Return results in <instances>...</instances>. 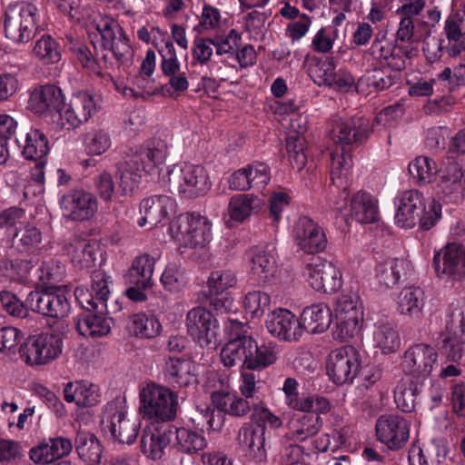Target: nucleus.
Listing matches in <instances>:
<instances>
[{
    "instance_id": "412c9836",
    "label": "nucleus",
    "mask_w": 465,
    "mask_h": 465,
    "mask_svg": "<svg viewBox=\"0 0 465 465\" xmlns=\"http://www.w3.org/2000/svg\"><path fill=\"white\" fill-rule=\"evenodd\" d=\"M62 214L70 221L83 222L91 219L98 209L95 195L83 189H73L59 199Z\"/></svg>"
},
{
    "instance_id": "864d4df0",
    "label": "nucleus",
    "mask_w": 465,
    "mask_h": 465,
    "mask_svg": "<svg viewBox=\"0 0 465 465\" xmlns=\"http://www.w3.org/2000/svg\"><path fill=\"white\" fill-rule=\"evenodd\" d=\"M408 262L401 259L391 258L376 266V277L386 287L396 285Z\"/></svg>"
},
{
    "instance_id": "a211bd4d",
    "label": "nucleus",
    "mask_w": 465,
    "mask_h": 465,
    "mask_svg": "<svg viewBox=\"0 0 465 465\" xmlns=\"http://www.w3.org/2000/svg\"><path fill=\"white\" fill-rule=\"evenodd\" d=\"M386 31L378 32L366 54L382 66L403 70L406 67V60L414 55L415 48L406 45L392 44L386 39Z\"/></svg>"
},
{
    "instance_id": "dca6fc26",
    "label": "nucleus",
    "mask_w": 465,
    "mask_h": 465,
    "mask_svg": "<svg viewBox=\"0 0 465 465\" xmlns=\"http://www.w3.org/2000/svg\"><path fill=\"white\" fill-rule=\"evenodd\" d=\"M62 350V336L53 331L30 336L19 348L21 356L31 365L47 364L56 359Z\"/></svg>"
},
{
    "instance_id": "e433bc0d",
    "label": "nucleus",
    "mask_w": 465,
    "mask_h": 465,
    "mask_svg": "<svg viewBox=\"0 0 465 465\" xmlns=\"http://www.w3.org/2000/svg\"><path fill=\"white\" fill-rule=\"evenodd\" d=\"M211 399L218 411L232 417H245L252 411V406L245 398L226 389L213 391Z\"/></svg>"
},
{
    "instance_id": "72a5a7b5",
    "label": "nucleus",
    "mask_w": 465,
    "mask_h": 465,
    "mask_svg": "<svg viewBox=\"0 0 465 465\" xmlns=\"http://www.w3.org/2000/svg\"><path fill=\"white\" fill-rule=\"evenodd\" d=\"M268 331L285 341H297L302 333L300 321L289 310L279 309L268 315Z\"/></svg>"
},
{
    "instance_id": "a18cd8bd",
    "label": "nucleus",
    "mask_w": 465,
    "mask_h": 465,
    "mask_svg": "<svg viewBox=\"0 0 465 465\" xmlns=\"http://www.w3.org/2000/svg\"><path fill=\"white\" fill-rule=\"evenodd\" d=\"M75 451L85 465H99L103 447L99 440L89 431H78L74 439Z\"/></svg>"
},
{
    "instance_id": "4468645a",
    "label": "nucleus",
    "mask_w": 465,
    "mask_h": 465,
    "mask_svg": "<svg viewBox=\"0 0 465 465\" xmlns=\"http://www.w3.org/2000/svg\"><path fill=\"white\" fill-rule=\"evenodd\" d=\"M336 327L333 337L341 341L359 332L363 321V311L356 293H342L335 303Z\"/></svg>"
},
{
    "instance_id": "4c0bfd02",
    "label": "nucleus",
    "mask_w": 465,
    "mask_h": 465,
    "mask_svg": "<svg viewBox=\"0 0 465 465\" xmlns=\"http://www.w3.org/2000/svg\"><path fill=\"white\" fill-rule=\"evenodd\" d=\"M424 381L413 379L412 376H404L398 382L394 390V401L397 408L403 412H411L422 392Z\"/></svg>"
},
{
    "instance_id": "bb28decb",
    "label": "nucleus",
    "mask_w": 465,
    "mask_h": 465,
    "mask_svg": "<svg viewBox=\"0 0 465 465\" xmlns=\"http://www.w3.org/2000/svg\"><path fill=\"white\" fill-rule=\"evenodd\" d=\"M163 381L173 388H188L196 382L193 362L183 357L164 358L161 369Z\"/></svg>"
},
{
    "instance_id": "c85d7f7f",
    "label": "nucleus",
    "mask_w": 465,
    "mask_h": 465,
    "mask_svg": "<svg viewBox=\"0 0 465 465\" xmlns=\"http://www.w3.org/2000/svg\"><path fill=\"white\" fill-rule=\"evenodd\" d=\"M298 386V381L292 377L287 378L283 382L284 401L290 409L302 412L313 411L327 412L330 410V402L326 398L317 395H300Z\"/></svg>"
},
{
    "instance_id": "4d7b16f0",
    "label": "nucleus",
    "mask_w": 465,
    "mask_h": 465,
    "mask_svg": "<svg viewBox=\"0 0 465 465\" xmlns=\"http://www.w3.org/2000/svg\"><path fill=\"white\" fill-rule=\"evenodd\" d=\"M437 172L435 161L428 156H418L409 164V173L419 184L432 183Z\"/></svg>"
},
{
    "instance_id": "423d86ee",
    "label": "nucleus",
    "mask_w": 465,
    "mask_h": 465,
    "mask_svg": "<svg viewBox=\"0 0 465 465\" xmlns=\"http://www.w3.org/2000/svg\"><path fill=\"white\" fill-rule=\"evenodd\" d=\"M161 175L170 190L189 199L204 195L212 187L208 172L200 164H173Z\"/></svg>"
},
{
    "instance_id": "8fccbe9b",
    "label": "nucleus",
    "mask_w": 465,
    "mask_h": 465,
    "mask_svg": "<svg viewBox=\"0 0 465 465\" xmlns=\"http://www.w3.org/2000/svg\"><path fill=\"white\" fill-rule=\"evenodd\" d=\"M22 147L25 158L34 161L44 159L50 150L47 136L42 131L35 128H31L26 133Z\"/></svg>"
},
{
    "instance_id": "5fc2aeb1",
    "label": "nucleus",
    "mask_w": 465,
    "mask_h": 465,
    "mask_svg": "<svg viewBox=\"0 0 465 465\" xmlns=\"http://www.w3.org/2000/svg\"><path fill=\"white\" fill-rule=\"evenodd\" d=\"M42 233L30 223H21L13 234V246L20 252H27L41 242Z\"/></svg>"
},
{
    "instance_id": "cd10ccee",
    "label": "nucleus",
    "mask_w": 465,
    "mask_h": 465,
    "mask_svg": "<svg viewBox=\"0 0 465 465\" xmlns=\"http://www.w3.org/2000/svg\"><path fill=\"white\" fill-rule=\"evenodd\" d=\"M176 203L168 195L158 194L143 199L140 203L141 217L137 223L140 227L149 225L150 228L157 226L169 215L175 212Z\"/></svg>"
},
{
    "instance_id": "f8f14e48",
    "label": "nucleus",
    "mask_w": 465,
    "mask_h": 465,
    "mask_svg": "<svg viewBox=\"0 0 465 465\" xmlns=\"http://www.w3.org/2000/svg\"><path fill=\"white\" fill-rule=\"evenodd\" d=\"M95 28L101 36V47L111 51L119 65L131 66L134 51L118 22L111 17H102L95 22Z\"/></svg>"
},
{
    "instance_id": "4be33fe9",
    "label": "nucleus",
    "mask_w": 465,
    "mask_h": 465,
    "mask_svg": "<svg viewBox=\"0 0 465 465\" xmlns=\"http://www.w3.org/2000/svg\"><path fill=\"white\" fill-rule=\"evenodd\" d=\"M95 111L94 97L84 91L77 92L73 94L70 103L64 104L56 122L62 129H74L86 123Z\"/></svg>"
},
{
    "instance_id": "de8ad7c7",
    "label": "nucleus",
    "mask_w": 465,
    "mask_h": 465,
    "mask_svg": "<svg viewBox=\"0 0 465 465\" xmlns=\"http://www.w3.org/2000/svg\"><path fill=\"white\" fill-rule=\"evenodd\" d=\"M424 304V292L420 287H405L397 297V311L413 319L420 318Z\"/></svg>"
},
{
    "instance_id": "2f4dec72",
    "label": "nucleus",
    "mask_w": 465,
    "mask_h": 465,
    "mask_svg": "<svg viewBox=\"0 0 465 465\" xmlns=\"http://www.w3.org/2000/svg\"><path fill=\"white\" fill-rule=\"evenodd\" d=\"M172 442V425L145 427L142 431L141 450L148 458L157 460Z\"/></svg>"
},
{
    "instance_id": "680f3d73",
    "label": "nucleus",
    "mask_w": 465,
    "mask_h": 465,
    "mask_svg": "<svg viewBox=\"0 0 465 465\" xmlns=\"http://www.w3.org/2000/svg\"><path fill=\"white\" fill-rule=\"evenodd\" d=\"M239 390L241 395L250 402L251 406H257L263 401L260 391V381L252 371H242Z\"/></svg>"
},
{
    "instance_id": "603ef678",
    "label": "nucleus",
    "mask_w": 465,
    "mask_h": 465,
    "mask_svg": "<svg viewBox=\"0 0 465 465\" xmlns=\"http://www.w3.org/2000/svg\"><path fill=\"white\" fill-rule=\"evenodd\" d=\"M373 341L376 347L380 348L382 353H391L400 347V337L393 323L389 322H379L373 332Z\"/></svg>"
},
{
    "instance_id": "f257e3e1",
    "label": "nucleus",
    "mask_w": 465,
    "mask_h": 465,
    "mask_svg": "<svg viewBox=\"0 0 465 465\" xmlns=\"http://www.w3.org/2000/svg\"><path fill=\"white\" fill-rule=\"evenodd\" d=\"M371 130L369 120L363 116L340 119L332 129V140L336 143V148L331 153V178L336 187L343 189L331 207L343 216L347 215L343 212L347 208L349 197L345 185L349 171L353 165L351 146L365 143Z\"/></svg>"
},
{
    "instance_id": "0eeeda50",
    "label": "nucleus",
    "mask_w": 465,
    "mask_h": 465,
    "mask_svg": "<svg viewBox=\"0 0 465 465\" xmlns=\"http://www.w3.org/2000/svg\"><path fill=\"white\" fill-rule=\"evenodd\" d=\"M248 330L247 324L228 318L225 331L228 332L229 341L220 353L225 367L239 366L249 371V361L253 352H256L257 341L248 333Z\"/></svg>"
},
{
    "instance_id": "20e7f679",
    "label": "nucleus",
    "mask_w": 465,
    "mask_h": 465,
    "mask_svg": "<svg viewBox=\"0 0 465 465\" xmlns=\"http://www.w3.org/2000/svg\"><path fill=\"white\" fill-rule=\"evenodd\" d=\"M44 19L34 4L19 2L10 5L3 18V32L15 44H26L43 29Z\"/></svg>"
},
{
    "instance_id": "c756f323",
    "label": "nucleus",
    "mask_w": 465,
    "mask_h": 465,
    "mask_svg": "<svg viewBox=\"0 0 465 465\" xmlns=\"http://www.w3.org/2000/svg\"><path fill=\"white\" fill-rule=\"evenodd\" d=\"M294 234L302 250L308 253L322 252L327 245L322 228L308 216L298 218L294 226Z\"/></svg>"
},
{
    "instance_id": "9d476101",
    "label": "nucleus",
    "mask_w": 465,
    "mask_h": 465,
    "mask_svg": "<svg viewBox=\"0 0 465 465\" xmlns=\"http://www.w3.org/2000/svg\"><path fill=\"white\" fill-rule=\"evenodd\" d=\"M169 230L176 241L190 248L203 247L212 240L211 221L195 212L181 213Z\"/></svg>"
},
{
    "instance_id": "6ab92c4d",
    "label": "nucleus",
    "mask_w": 465,
    "mask_h": 465,
    "mask_svg": "<svg viewBox=\"0 0 465 465\" xmlns=\"http://www.w3.org/2000/svg\"><path fill=\"white\" fill-rule=\"evenodd\" d=\"M304 275L310 285L317 292L332 293L342 285L341 271L331 262L320 256H312L305 263Z\"/></svg>"
},
{
    "instance_id": "c03bdc74",
    "label": "nucleus",
    "mask_w": 465,
    "mask_h": 465,
    "mask_svg": "<svg viewBox=\"0 0 465 465\" xmlns=\"http://www.w3.org/2000/svg\"><path fill=\"white\" fill-rule=\"evenodd\" d=\"M349 214L359 223H372L379 216L377 201L368 193L358 192L351 199Z\"/></svg>"
},
{
    "instance_id": "c9c22d12",
    "label": "nucleus",
    "mask_w": 465,
    "mask_h": 465,
    "mask_svg": "<svg viewBox=\"0 0 465 465\" xmlns=\"http://www.w3.org/2000/svg\"><path fill=\"white\" fill-rule=\"evenodd\" d=\"M322 411H309L292 420L285 440L302 442L315 436L322 427Z\"/></svg>"
},
{
    "instance_id": "49530a36",
    "label": "nucleus",
    "mask_w": 465,
    "mask_h": 465,
    "mask_svg": "<svg viewBox=\"0 0 465 465\" xmlns=\"http://www.w3.org/2000/svg\"><path fill=\"white\" fill-rule=\"evenodd\" d=\"M264 202L253 194H237L229 203V215L232 220L243 223L250 216L258 213L263 207Z\"/></svg>"
},
{
    "instance_id": "bf43d9fd",
    "label": "nucleus",
    "mask_w": 465,
    "mask_h": 465,
    "mask_svg": "<svg viewBox=\"0 0 465 465\" xmlns=\"http://www.w3.org/2000/svg\"><path fill=\"white\" fill-rule=\"evenodd\" d=\"M84 144L87 154L98 156L111 147L112 138L104 129H92L84 134Z\"/></svg>"
},
{
    "instance_id": "0e129e2a",
    "label": "nucleus",
    "mask_w": 465,
    "mask_h": 465,
    "mask_svg": "<svg viewBox=\"0 0 465 465\" xmlns=\"http://www.w3.org/2000/svg\"><path fill=\"white\" fill-rule=\"evenodd\" d=\"M0 302L3 309L13 317L26 319L30 315L31 309L27 305V297L23 302L12 292L3 290L0 292Z\"/></svg>"
},
{
    "instance_id": "37998d69",
    "label": "nucleus",
    "mask_w": 465,
    "mask_h": 465,
    "mask_svg": "<svg viewBox=\"0 0 465 465\" xmlns=\"http://www.w3.org/2000/svg\"><path fill=\"white\" fill-rule=\"evenodd\" d=\"M64 395L67 402H75L83 407L94 406L101 398L98 386L84 381L68 382L64 389Z\"/></svg>"
},
{
    "instance_id": "58836bf2",
    "label": "nucleus",
    "mask_w": 465,
    "mask_h": 465,
    "mask_svg": "<svg viewBox=\"0 0 465 465\" xmlns=\"http://www.w3.org/2000/svg\"><path fill=\"white\" fill-rule=\"evenodd\" d=\"M251 270L260 282L271 281L277 272L276 248L269 244L264 248H257L251 259Z\"/></svg>"
},
{
    "instance_id": "a19ab883",
    "label": "nucleus",
    "mask_w": 465,
    "mask_h": 465,
    "mask_svg": "<svg viewBox=\"0 0 465 465\" xmlns=\"http://www.w3.org/2000/svg\"><path fill=\"white\" fill-rule=\"evenodd\" d=\"M154 265L155 259L150 254L144 253L137 256L124 276L125 283L142 288H151Z\"/></svg>"
},
{
    "instance_id": "473e14b6",
    "label": "nucleus",
    "mask_w": 465,
    "mask_h": 465,
    "mask_svg": "<svg viewBox=\"0 0 465 465\" xmlns=\"http://www.w3.org/2000/svg\"><path fill=\"white\" fill-rule=\"evenodd\" d=\"M464 189L465 171L457 163L445 168L434 186L436 195L446 202L457 201Z\"/></svg>"
},
{
    "instance_id": "69168bd1",
    "label": "nucleus",
    "mask_w": 465,
    "mask_h": 465,
    "mask_svg": "<svg viewBox=\"0 0 465 465\" xmlns=\"http://www.w3.org/2000/svg\"><path fill=\"white\" fill-rule=\"evenodd\" d=\"M277 347L272 343L257 344L256 352L252 355L251 361H249V371L262 370L264 369L277 360Z\"/></svg>"
},
{
    "instance_id": "09e8293b",
    "label": "nucleus",
    "mask_w": 465,
    "mask_h": 465,
    "mask_svg": "<svg viewBox=\"0 0 465 465\" xmlns=\"http://www.w3.org/2000/svg\"><path fill=\"white\" fill-rule=\"evenodd\" d=\"M33 56L42 64H54L62 59V48L50 35L45 34L37 39L33 46Z\"/></svg>"
},
{
    "instance_id": "ea45409f",
    "label": "nucleus",
    "mask_w": 465,
    "mask_h": 465,
    "mask_svg": "<svg viewBox=\"0 0 465 465\" xmlns=\"http://www.w3.org/2000/svg\"><path fill=\"white\" fill-rule=\"evenodd\" d=\"M331 312L325 303H316L303 309L300 324L302 331L308 332L322 333L331 325L332 318Z\"/></svg>"
},
{
    "instance_id": "7c9ffc66",
    "label": "nucleus",
    "mask_w": 465,
    "mask_h": 465,
    "mask_svg": "<svg viewBox=\"0 0 465 465\" xmlns=\"http://www.w3.org/2000/svg\"><path fill=\"white\" fill-rule=\"evenodd\" d=\"M390 66H379L368 70L358 79L356 89L360 93L382 92L401 81V72Z\"/></svg>"
},
{
    "instance_id": "2eb2a0df",
    "label": "nucleus",
    "mask_w": 465,
    "mask_h": 465,
    "mask_svg": "<svg viewBox=\"0 0 465 465\" xmlns=\"http://www.w3.org/2000/svg\"><path fill=\"white\" fill-rule=\"evenodd\" d=\"M361 355L353 346L331 351L327 361V374L336 385L351 384L360 374Z\"/></svg>"
},
{
    "instance_id": "a878e982",
    "label": "nucleus",
    "mask_w": 465,
    "mask_h": 465,
    "mask_svg": "<svg viewBox=\"0 0 465 465\" xmlns=\"http://www.w3.org/2000/svg\"><path fill=\"white\" fill-rule=\"evenodd\" d=\"M159 52L162 56L161 71L168 79L165 86H169L173 91L172 95L174 94L180 95L188 89L189 81L186 72L181 69V64L173 43L165 42L164 46Z\"/></svg>"
},
{
    "instance_id": "774afa93",
    "label": "nucleus",
    "mask_w": 465,
    "mask_h": 465,
    "mask_svg": "<svg viewBox=\"0 0 465 465\" xmlns=\"http://www.w3.org/2000/svg\"><path fill=\"white\" fill-rule=\"evenodd\" d=\"M309 71L310 75L319 85H329L330 81L333 80L335 72L333 58L326 57L325 59L316 61L315 64L310 65Z\"/></svg>"
},
{
    "instance_id": "e2e57ef3",
    "label": "nucleus",
    "mask_w": 465,
    "mask_h": 465,
    "mask_svg": "<svg viewBox=\"0 0 465 465\" xmlns=\"http://www.w3.org/2000/svg\"><path fill=\"white\" fill-rule=\"evenodd\" d=\"M208 288L211 295H219L237 284L235 273L231 270H215L208 277Z\"/></svg>"
},
{
    "instance_id": "7ed1b4c3",
    "label": "nucleus",
    "mask_w": 465,
    "mask_h": 465,
    "mask_svg": "<svg viewBox=\"0 0 465 465\" xmlns=\"http://www.w3.org/2000/svg\"><path fill=\"white\" fill-rule=\"evenodd\" d=\"M167 153V143L162 139L153 138L117 163L119 188L123 194L132 193L140 183L141 171L153 173L165 162Z\"/></svg>"
},
{
    "instance_id": "338daca9",
    "label": "nucleus",
    "mask_w": 465,
    "mask_h": 465,
    "mask_svg": "<svg viewBox=\"0 0 465 465\" xmlns=\"http://www.w3.org/2000/svg\"><path fill=\"white\" fill-rule=\"evenodd\" d=\"M38 279L45 284H55L61 282L65 274L64 264L59 261L49 260L37 269Z\"/></svg>"
},
{
    "instance_id": "f3484780",
    "label": "nucleus",
    "mask_w": 465,
    "mask_h": 465,
    "mask_svg": "<svg viewBox=\"0 0 465 465\" xmlns=\"http://www.w3.org/2000/svg\"><path fill=\"white\" fill-rule=\"evenodd\" d=\"M411 422L397 413L381 414L375 424L376 440L391 451H399L410 440Z\"/></svg>"
},
{
    "instance_id": "6e6552de",
    "label": "nucleus",
    "mask_w": 465,
    "mask_h": 465,
    "mask_svg": "<svg viewBox=\"0 0 465 465\" xmlns=\"http://www.w3.org/2000/svg\"><path fill=\"white\" fill-rule=\"evenodd\" d=\"M102 424L104 430L114 440L128 445L135 441L141 427L139 418L128 416L125 399L121 396L105 405Z\"/></svg>"
},
{
    "instance_id": "1a4fd4ad",
    "label": "nucleus",
    "mask_w": 465,
    "mask_h": 465,
    "mask_svg": "<svg viewBox=\"0 0 465 465\" xmlns=\"http://www.w3.org/2000/svg\"><path fill=\"white\" fill-rule=\"evenodd\" d=\"M140 411L144 417L169 421L179 409L178 393L169 386L147 384L140 392Z\"/></svg>"
},
{
    "instance_id": "aec40b11",
    "label": "nucleus",
    "mask_w": 465,
    "mask_h": 465,
    "mask_svg": "<svg viewBox=\"0 0 465 465\" xmlns=\"http://www.w3.org/2000/svg\"><path fill=\"white\" fill-rule=\"evenodd\" d=\"M186 328L188 334L201 347L216 344L219 322L207 309L201 306L191 309L186 315Z\"/></svg>"
},
{
    "instance_id": "b1692460",
    "label": "nucleus",
    "mask_w": 465,
    "mask_h": 465,
    "mask_svg": "<svg viewBox=\"0 0 465 465\" xmlns=\"http://www.w3.org/2000/svg\"><path fill=\"white\" fill-rule=\"evenodd\" d=\"M65 97L55 84H44L35 88L29 97L28 108L35 114L60 118Z\"/></svg>"
},
{
    "instance_id": "5701e85b",
    "label": "nucleus",
    "mask_w": 465,
    "mask_h": 465,
    "mask_svg": "<svg viewBox=\"0 0 465 465\" xmlns=\"http://www.w3.org/2000/svg\"><path fill=\"white\" fill-rule=\"evenodd\" d=\"M436 361L437 352L434 348L424 343L415 344L404 352L402 368L405 376H412L425 382Z\"/></svg>"
},
{
    "instance_id": "f704fd0d",
    "label": "nucleus",
    "mask_w": 465,
    "mask_h": 465,
    "mask_svg": "<svg viewBox=\"0 0 465 465\" xmlns=\"http://www.w3.org/2000/svg\"><path fill=\"white\" fill-rule=\"evenodd\" d=\"M433 267L438 276L465 272V248L450 243L435 253Z\"/></svg>"
},
{
    "instance_id": "3c124183",
    "label": "nucleus",
    "mask_w": 465,
    "mask_h": 465,
    "mask_svg": "<svg viewBox=\"0 0 465 465\" xmlns=\"http://www.w3.org/2000/svg\"><path fill=\"white\" fill-rule=\"evenodd\" d=\"M128 329L131 333L137 337L152 339L160 333L162 325L153 315L137 313L131 317Z\"/></svg>"
},
{
    "instance_id": "ddd939ff",
    "label": "nucleus",
    "mask_w": 465,
    "mask_h": 465,
    "mask_svg": "<svg viewBox=\"0 0 465 465\" xmlns=\"http://www.w3.org/2000/svg\"><path fill=\"white\" fill-rule=\"evenodd\" d=\"M241 35L232 29L228 35L196 37L192 48V64L205 65L213 56L230 58L239 47Z\"/></svg>"
},
{
    "instance_id": "13d9d810",
    "label": "nucleus",
    "mask_w": 465,
    "mask_h": 465,
    "mask_svg": "<svg viewBox=\"0 0 465 465\" xmlns=\"http://www.w3.org/2000/svg\"><path fill=\"white\" fill-rule=\"evenodd\" d=\"M71 247L72 260L81 268H90L95 264L96 255L99 252L95 243H91L84 239H75Z\"/></svg>"
},
{
    "instance_id": "393cba45",
    "label": "nucleus",
    "mask_w": 465,
    "mask_h": 465,
    "mask_svg": "<svg viewBox=\"0 0 465 465\" xmlns=\"http://www.w3.org/2000/svg\"><path fill=\"white\" fill-rule=\"evenodd\" d=\"M270 431L262 426L245 423L238 432V442L249 462L262 463L267 458V436Z\"/></svg>"
},
{
    "instance_id": "f03ea898",
    "label": "nucleus",
    "mask_w": 465,
    "mask_h": 465,
    "mask_svg": "<svg viewBox=\"0 0 465 465\" xmlns=\"http://www.w3.org/2000/svg\"><path fill=\"white\" fill-rule=\"evenodd\" d=\"M109 276L103 271H94L91 275V287H77L74 291L75 300L85 311L79 315L75 327L80 335L84 337H101L108 334L113 325V319L106 317L110 313L107 306L109 297Z\"/></svg>"
},
{
    "instance_id": "052dcab7",
    "label": "nucleus",
    "mask_w": 465,
    "mask_h": 465,
    "mask_svg": "<svg viewBox=\"0 0 465 465\" xmlns=\"http://www.w3.org/2000/svg\"><path fill=\"white\" fill-rule=\"evenodd\" d=\"M305 138L299 133H290L286 139V149L289 161L293 169L301 171L307 162V155L304 152Z\"/></svg>"
},
{
    "instance_id": "6e6d98bb",
    "label": "nucleus",
    "mask_w": 465,
    "mask_h": 465,
    "mask_svg": "<svg viewBox=\"0 0 465 465\" xmlns=\"http://www.w3.org/2000/svg\"><path fill=\"white\" fill-rule=\"evenodd\" d=\"M161 283L165 291L179 292L187 284L185 271L180 262H170L161 275Z\"/></svg>"
},
{
    "instance_id": "9b49d317",
    "label": "nucleus",
    "mask_w": 465,
    "mask_h": 465,
    "mask_svg": "<svg viewBox=\"0 0 465 465\" xmlns=\"http://www.w3.org/2000/svg\"><path fill=\"white\" fill-rule=\"evenodd\" d=\"M70 291L65 287L35 289L27 294V305L31 312L43 317L61 320L67 317L70 312Z\"/></svg>"
},
{
    "instance_id": "79ce46f5",
    "label": "nucleus",
    "mask_w": 465,
    "mask_h": 465,
    "mask_svg": "<svg viewBox=\"0 0 465 465\" xmlns=\"http://www.w3.org/2000/svg\"><path fill=\"white\" fill-rule=\"evenodd\" d=\"M173 447L183 453L194 454L204 450L208 441L202 432L185 427L172 425Z\"/></svg>"
},
{
    "instance_id": "39448f33",
    "label": "nucleus",
    "mask_w": 465,
    "mask_h": 465,
    "mask_svg": "<svg viewBox=\"0 0 465 465\" xmlns=\"http://www.w3.org/2000/svg\"><path fill=\"white\" fill-rule=\"evenodd\" d=\"M397 206L395 223L401 228H412L419 222L422 230L429 231L441 216L440 203L433 201L426 210L424 197L417 190H408L400 194Z\"/></svg>"
}]
</instances>
